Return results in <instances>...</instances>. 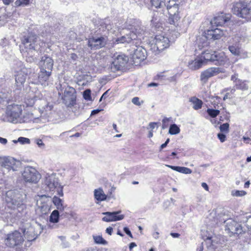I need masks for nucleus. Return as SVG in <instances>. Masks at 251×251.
Returning <instances> with one entry per match:
<instances>
[{
	"label": "nucleus",
	"mask_w": 251,
	"mask_h": 251,
	"mask_svg": "<svg viewBox=\"0 0 251 251\" xmlns=\"http://www.w3.org/2000/svg\"><path fill=\"white\" fill-rule=\"evenodd\" d=\"M131 24L128 26L130 30L129 33L126 35L117 38L115 40L117 44L130 43L132 41L135 44L136 41L141 40L142 36L144 34L145 28L141 22L138 20H133L130 22Z\"/></svg>",
	"instance_id": "nucleus-1"
},
{
	"label": "nucleus",
	"mask_w": 251,
	"mask_h": 251,
	"mask_svg": "<svg viewBox=\"0 0 251 251\" xmlns=\"http://www.w3.org/2000/svg\"><path fill=\"white\" fill-rule=\"evenodd\" d=\"M38 37L35 34L29 33L25 36L22 40L24 49L22 50L23 55L26 57L27 62H32L36 59L35 53L39 49Z\"/></svg>",
	"instance_id": "nucleus-2"
},
{
	"label": "nucleus",
	"mask_w": 251,
	"mask_h": 251,
	"mask_svg": "<svg viewBox=\"0 0 251 251\" xmlns=\"http://www.w3.org/2000/svg\"><path fill=\"white\" fill-rule=\"evenodd\" d=\"M166 11L169 15L167 21L169 28L171 31L174 32V35L176 38L179 35L180 16L179 15V5L176 0L169 2Z\"/></svg>",
	"instance_id": "nucleus-3"
},
{
	"label": "nucleus",
	"mask_w": 251,
	"mask_h": 251,
	"mask_svg": "<svg viewBox=\"0 0 251 251\" xmlns=\"http://www.w3.org/2000/svg\"><path fill=\"white\" fill-rule=\"evenodd\" d=\"M57 88L59 91V95H60L61 92L62 93L64 90L62 99L66 106L71 107L75 104L76 95L75 88L68 85L67 83L59 84Z\"/></svg>",
	"instance_id": "nucleus-4"
},
{
	"label": "nucleus",
	"mask_w": 251,
	"mask_h": 251,
	"mask_svg": "<svg viewBox=\"0 0 251 251\" xmlns=\"http://www.w3.org/2000/svg\"><path fill=\"white\" fill-rule=\"evenodd\" d=\"M171 41L169 38L163 34L155 36L153 43L151 45V50L155 54L163 50L170 46Z\"/></svg>",
	"instance_id": "nucleus-5"
},
{
	"label": "nucleus",
	"mask_w": 251,
	"mask_h": 251,
	"mask_svg": "<svg viewBox=\"0 0 251 251\" xmlns=\"http://www.w3.org/2000/svg\"><path fill=\"white\" fill-rule=\"evenodd\" d=\"M45 183L50 191H54L56 190L57 195L60 197L63 196V186L60 185L55 175L51 174L46 176Z\"/></svg>",
	"instance_id": "nucleus-6"
},
{
	"label": "nucleus",
	"mask_w": 251,
	"mask_h": 251,
	"mask_svg": "<svg viewBox=\"0 0 251 251\" xmlns=\"http://www.w3.org/2000/svg\"><path fill=\"white\" fill-rule=\"evenodd\" d=\"M248 4L249 2L245 0H239L235 2L232 8L233 13L239 17L246 18L251 10Z\"/></svg>",
	"instance_id": "nucleus-7"
},
{
	"label": "nucleus",
	"mask_w": 251,
	"mask_h": 251,
	"mask_svg": "<svg viewBox=\"0 0 251 251\" xmlns=\"http://www.w3.org/2000/svg\"><path fill=\"white\" fill-rule=\"evenodd\" d=\"M23 108L24 106L15 103L8 105L7 106L6 114L11 119L12 122L18 120L21 122V116Z\"/></svg>",
	"instance_id": "nucleus-8"
},
{
	"label": "nucleus",
	"mask_w": 251,
	"mask_h": 251,
	"mask_svg": "<svg viewBox=\"0 0 251 251\" xmlns=\"http://www.w3.org/2000/svg\"><path fill=\"white\" fill-rule=\"evenodd\" d=\"M24 180L27 182L36 183L40 179V175L33 167L27 166L22 173Z\"/></svg>",
	"instance_id": "nucleus-9"
},
{
	"label": "nucleus",
	"mask_w": 251,
	"mask_h": 251,
	"mask_svg": "<svg viewBox=\"0 0 251 251\" xmlns=\"http://www.w3.org/2000/svg\"><path fill=\"white\" fill-rule=\"evenodd\" d=\"M113 59L111 68L114 72L123 69L128 61V57L122 53L115 54Z\"/></svg>",
	"instance_id": "nucleus-10"
},
{
	"label": "nucleus",
	"mask_w": 251,
	"mask_h": 251,
	"mask_svg": "<svg viewBox=\"0 0 251 251\" xmlns=\"http://www.w3.org/2000/svg\"><path fill=\"white\" fill-rule=\"evenodd\" d=\"M27 77V72H25L24 70H21L17 72L15 75V84L16 89L14 90V100H18L20 97L21 90L24 86Z\"/></svg>",
	"instance_id": "nucleus-11"
},
{
	"label": "nucleus",
	"mask_w": 251,
	"mask_h": 251,
	"mask_svg": "<svg viewBox=\"0 0 251 251\" xmlns=\"http://www.w3.org/2000/svg\"><path fill=\"white\" fill-rule=\"evenodd\" d=\"M141 40L136 41L135 46L136 48L134 49V52L132 54V59L134 63H139L144 60L146 58V50L142 46H139Z\"/></svg>",
	"instance_id": "nucleus-12"
},
{
	"label": "nucleus",
	"mask_w": 251,
	"mask_h": 251,
	"mask_svg": "<svg viewBox=\"0 0 251 251\" xmlns=\"http://www.w3.org/2000/svg\"><path fill=\"white\" fill-rule=\"evenodd\" d=\"M24 241V238L22 234L18 231L7 235L5 239V244L7 246L13 247L20 245Z\"/></svg>",
	"instance_id": "nucleus-13"
},
{
	"label": "nucleus",
	"mask_w": 251,
	"mask_h": 251,
	"mask_svg": "<svg viewBox=\"0 0 251 251\" xmlns=\"http://www.w3.org/2000/svg\"><path fill=\"white\" fill-rule=\"evenodd\" d=\"M43 230L41 226L38 225L36 227L30 226L27 229H24L23 233L25 237L29 241L34 240L41 234Z\"/></svg>",
	"instance_id": "nucleus-14"
},
{
	"label": "nucleus",
	"mask_w": 251,
	"mask_h": 251,
	"mask_svg": "<svg viewBox=\"0 0 251 251\" xmlns=\"http://www.w3.org/2000/svg\"><path fill=\"white\" fill-rule=\"evenodd\" d=\"M225 72V69L222 67H211L201 72V81L205 82L208 78L215 76L220 73Z\"/></svg>",
	"instance_id": "nucleus-15"
},
{
	"label": "nucleus",
	"mask_w": 251,
	"mask_h": 251,
	"mask_svg": "<svg viewBox=\"0 0 251 251\" xmlns=\"http://www.w3.org/2000/svg\"><path fill=\"white\" fill-rule=\"evenodd\" d=\"M106 42V37H93L88 39V46L91 50H96L103 47Z\"/></svg>",
	"instance_id": "nucleus-16"
},
{
	"label": "nucleus",
	"mask_w": 251,
	"mask_h": 251,
	"mask_svg": "<svg viewBox=\"0 0 251 251\" xmlns=\"http://www.w3.org/2000/svg\"><path fill=\"white\" fill-rule=\"evenodd\" d=\"M99 33L102 35V36L106 37V35L109 32L114 33L115 31L113 25L108 19H105L100 21L99 25Z\"/></svg>",
	"instance_id": "nucleus-17"
},
{
	"label": "nucleus",
	"mask_w": 251,
	"mask_h": 251,
	"mask_svg": "<svg viewBox=\"0 0 251 251\" xmlns=\"http://www.w3.org/2000/svg\"><path fill=\"white\" fill-rule=\"evenodd\" d=\"M216 26H212L210 29L207 30L205 33V37L207 39L218 40L220 39L223 36L225 35L226 30L224 28L216 27Z\"/></svg>",
	"instance_id": "nucleus-18"
},
{
	"label": "nucleus",
	"mask_w": 251,
	"mask_h": 251,
	"mask_svg": "<svg viewBox=\"0 0 251 251\" xmlns=\"http://www.w3.org/2000/svg\"><path fill=\"white\" fill-rule=\"evenodd\" d=\"M1 166L9 170L15 171L17 170L19 163L14 158L11 157H3L0 158Z\"/></svg>",
	"instance_id": "nucleus-19"
},
{
	"label": "nucleus",
	"mask_w": 251,
	"mask_h": 251,
	"mask_svg": "<svg viewBox=\"0 0 251 251\" xmlns=\"http://www.w3.org/2000/svg\"><path fill=\"white\" fill-rule=\"evenodd\" d=\"M121 213V211L120 210L112 212H103L102 213V214L105 215V216L103 217L102 220V221L106 222L122 220L124 218L125 216L123 214H120Z\"/></svg>",
	"instance_id": "nucleus-20"
},
{
	"label": "nucleus",
	"mask_w": 251,
	"mask_h": 251,
	"mask_svg": "<svg viewBox=\"0 0 251 251\" xmlns=\"http://www.w3.org/2000/svg\"><path fill=\"white\" fill-rule=\"evenodd\" d=\"M54 61L50 56L45 55L41 58L39 62V66L41 70H47L52 72Z\"/></svg>",
	"instance_id": "nucleus-21"
},
{
	"label": "nucleus",
	"mask_w": 251,
	"mask_h": 251,
	"mask_svg": "<svg viewBox=\"0 0 251 251\" xmlns=\"http://www.w3.org/2000/svg\"><path fill=\"white\" fill-rule=\"evenodd\" d=\"M226 226L225 230L232 234H239L242 232L240 225L232 219H229L226 222Z\"/></svg>",
	"instance_id": "nucleus-22"
},
{
	"label": "nucleus",
	"mask_w": 251,
	"mask_h": 251,
	"mask_svg": "<svg viewBox=\"0 0 251 251\" xmlns=\"http://www.w3.org/2000/svg\"><path fill=\"white\" fill-rule=\"evenodd\" d=\"M230 20V18L227 17L225 14H221L215 17L210 21V24L212 26L216 27H222L225 24L228 22Z\"/></svg>",
	"instance_id": "nucleus-23"
},
{
	"label": "nucleus",
	"mask_w": 251,
	"mask_h": 251,
	"mask_svg": "<svg viewBox=\"0 0 251 251\" xmlns=\"http://www.w3.org/2000/svg\"><path fill=\"white\" fill-rule=\"evenodd\" d=\"M51 72L50 71L40 70L38 75V82L42 85H48V82L51 75Z\"/></svg>",
	"instance_id": "nucleus-24"
},
{
	"label": "nucleus",
	"mask_w": 251,
	"mask_h": 251,
	"mask_svg": "<svg viewBox=\"0 0 251 251\" xmlns=\"http://www.w3.org/2000/svg\"><path fill=\"white\" fill-rule=\"evenodd\" d=\"M37 207L36 208L35 211L37 215L43 216L48 213L50 210L49 205L46 202H41L39 203L37 202Z\"/></svg>",
	"instance_id": "nucleus-25"
},
{
	"label": "nucleus",
	"mask_w": 251,
	"mask_h": 251,
	"mask_svg": "<svg viewBox=\"0 0 251 251\" xmlns=\"http://www.w3.org/2000/svg\"><path fill=\"white\" fill-rule=\"evenodd\" d=\"M214 60L213 63L216 65H223L226 64L228 59L224 52L218 53L216 52L214 56Z\"/></svg>",
	"instance_id": "nucleus-26"
},
{
	"label": "nucleus",
	"mask_w": 251,
	"mask_h": 251,
	"mask_svg": "<svg viewBox=\"0 0 251 251\" xmlns=\"http://www.w3.org/2000/svg\"><path fill=\"white\" fill-rule=\"evenodd\" d=\"M13 99L11 92L10 93L6 90L0 91V103L4 102L8 103L10 101L13 100Z\"/></svg>",
	"instance_id": "nucleus-27"
},
{
	"label": "nucleus",
	"mask_w": 251,
	"mask_h": 251,
	"mask_svg": "<svg viewBox=\"0 0 251 251\" xmlns=\"http://www.w3.org/2000/svg\"><path fill=\"white\" fill-rule=\"evenodd\" d=\"M216 53V51L207 50L202 53L201 57L206 61L213 62L214 56L215 55Z\"/></svg>",
	"instance_id": "nucleus-28"
},
{
	"label": "nucleus",
	"mask_w": 251,
	"mask_h": 251,
	"mask_svg": "<svg viewBox=\"0 0 251 251\" xmlns=\"http://www.w3.org/2000/svg\"><path fill=\"white\" fill-rule=\"evenodd\" d=\"M94 197L98 201H104L106 200L107 196L104 194L102 189L100 188L94 190Z\"/></svg>",
	"instance_id": "nucleus-29"
},
{
	"label": "nucleus",
	"mask_w": 251,
	"mask_h": 251,
	"mask_svg": "<svg viewBox=\"0 0 251 251\" xmlns=\"http://www.w3.org/2000/svg\"><path fill=\"white\" fill-rule=\"evenodd\" d=\"M192 104V107L195 110H199L202 107L203 102L198 98L193 97L189 100Z\"/></svg>",
	"instance_id": "nucleus-30"
},
{
	"label": "nucleus",
	"mask_w": 251,
	"mask_h": 251,
	"mask_svg": "<svg viewBox=\"0 0 251 251\" xmlns=\"http://www.w3.org/2000/svg\"><path fill=\"white\" fill-rule=\"evenodd\" d=\"M228 49L230 52L234 55H239L241 51V47L239 44L229 46Z\"/></svg>",
	"instance_id": "nucleus-31"
},
{
	"label": "nucleus",
	"mask_w": 251,
	"mask_h": 251,
	"mask_svg": "<svg viewBox=\"0 0 251 251\" xmlns=\"http://www.w3.org/2000/svg\"><path fill=\"white\" fill-rule=\"evenodd\" d=\"M203 62L201 60H195L191 64L189 63V69L192 70H197L200 69L202 66Z\"/></svg>",
	"instance_id": "nucleus-32"
},
{
	"label": "nucleus",
	"mask_w": 251,
	"mask_h": 251,
	"mask_svg": "<svg viewBox=\"0 0 251 251\" xmlns=\"http://www.w3.org/2000/svg\"><path fill=\"white\" fill-rule=\"evenodd\" d=\"M52 201L57 209L63 211L64 209V206L63 204V201L56 196L53 198Z\"/></svg>",
	"instance_id": "nucleus-33"
},
{
	"label": "nucleus",
	"mask_w": 251,
	"mask_h": 251,
	"mask_svg": "<svg viewBox=\"0 0 251 251\" xmlns=\"http://www.w3.org/2000/svg\"><path fill=\"white\" fill-rule=\"evenodd\" d=\"M41 118H42L41 117ZM30 121H33L34 122H39V121H42V119H39V118H36V117H34V116H33V114L31 113V114H26V115H24L23 116V119L22 120V121L23 122H29Z\"/></svg>",
	"instance_id": "nucleus-34"
},
{
	"label": "nucleus",
	"mask_w": 251,
	"mask_h": 251,
	"mask_svg": "<svg viewBox=\"0 0 251 251\" xmlns=\"http://www.w3.org/2000/svg\"><path fill=\"white\" fill-rule=\"evenodd\" d=\"M59 213L58 210H53L50 217V222L52 223H57L59 221Z\"/></svg>",
	"instance_id": "nucleus-35"
},
{
	"label": "nucleus",
	"mask_w": 251,
	"mask_h": 251,
	"mask_svg": "<svg viewBox=\"0 0 251 251\" xmlns=\"http://www.w3.org/2000/svg\"><path fill=\"white\" fill-rule=\"evenodd\" d=\"M173 124V121L172 117L170 118H167L165 117L162 120V129H165L168 127V126Z\"/></svg>",
	"instance_id": "nucleus-36"
},
{
	"label": "nucleus",
	"mask_w": 251,
	"mask_h": 251,
	"mask_svg": "<svg viewBox=\"0 0 251 251\" xmlns=\"http://www.w3.org/2000/svg\"><path fill=\"white\" fill-rule=\"evenodd\" d=\"M170 126L169 131V133L170 134L172 135H174L178 134L179 132V128L176 125L173 124L170 125Z\"/></svg>",
	"instance_id": "nucleus-37"
},
{
	"label": "nucleus",
	"mask_w": 251,
	"mask_h": 251,
	"mask_svg": "<svg viewBox=\"0 0 251 251\" xmlns=\"http://www.w3.org/2000/svg\"><path fill=\"white\" fill-rule=\"evenodd\" d=\"M235 86L237 89H239L243 90H247L248 86L245 83V82L242 81L238 80L235 83Z\"/></svg>",
	"instance_id": "nucleus-38"
},
{
	"label": "nucleus",
	"mask_w": 251,
	"mask_h": 251,
	"mask_svg": "<svg viewBox=\"0 0 251 251\" xmlns=\"http://www.w3.org/2000/svg\"><path fill=\"white\" fill-rule=\"evenodd\" d=\"M206 111L209 116L212 118H215L220 114V111L219 110L213 109L212 108H208Z\"/></svg>",
	"instance_id": "nucleus-39"
},
{
	"label": "nucleus",
	"mask_w": 251,
	"mask_h": 251,
	"mask_svg": "<svg viewBox=\"0 0 251 251\" xmlns=\"http://www.w3.org/2000/svg\"><path fill=\"white\" fill-rule=\"evenodd\" d=\"M95 242L99 244L106 245L107 242L101 236H93Z\"/></svg>",
	"instance_id": "nucleus-40"
},
{
	"label": "nucleus",
	"mask_w": 251,
	"mask_h": 251,
	"mask_svg": "<svg viewBox=\"0 0 251 251\" xmlns=\"http://www.w3.org/2000/svg\"><path fill=\"white\" fill-rule=\"evenodd\" d=\"M30 0H16L15 2L16 6H25L29 4Z\"/></svg>",
	"instance_id": "nucleus-41"
},
{
	"label": "nucleus",
	"mask_w": 251,
	"mask_h": 251,
	"mask_svg": "<svg viewBox=\"0 0 251 251\" xmlns=\"http://www.w3.org/2000/svg\"><path fill=\"white\" fill-rule=\"evenodd\" d=\"M247 194V192L244 190H236L233 191L231 192L232 196L234 197H242L245 196Z\"/></svg>",
	"instance_id": "nucleus-42"
},
{
	"label": "nucleus",
	"mask_w": 251,
	"mask_h": 251,
	"mask_svg": "<svg viewBox=\"0 0 251 251\" xmlns=\"http://www.w3.org/2000/svg\"><path fill=\"white\" fill-rule=\"evenodd\" d=\"M229 125L228 123H224L220 126V131L222 132L228 133L229 131Z\"/></svg>",
	"instance_id": "nucleus-43"
},
{
	"label": "nucleus",
	"mask_w": 251,
	"mask_h": 251,
	"mask_svg": "<svg viewBox=\"0 0 251 251\" xmlns=\"http://www.w3.org/2000/svg\"><path fill=\"white\" fill-rule=\"evenodd\" d=\"M83 96L84 99L87 100H91V90L90 89H87L83 92Z\"/></svg>",
	"instance_id": "nucleus-44"
},
{
	"label": "nucleus",
	"mask_w": 251,
	"mask_h": 251,
	"mask_svg": "<svg viewBox=\"0 0 251 251\" xmlns=\"http://www.w3.org/2000/svg\"><path fill=\"white\" fill-rule=\"evenodd\" d=\"M15 143H17V142H19L21 143L22 144H29L30 143V140L28 138L21 137L18 138V141L14 140L13 141Z\"/></svg>",
	"instance_id": "nucleus-45"
},
{
	"label": "nucleus",
	"mask_w": 251,
	"mask_h": 251,
	"mask_svg": "<svg viewBox=\"0 0 251 251\" xmlns=\"http://www.w3.org/2000/svg\"><path fill=\"white\" fill-rule=\"evenodd\" d=\"M35 98L34 97L31 98H26L25 100V102L27 106H32L35 103Z\"/></svg>",
	"instance_id": "nucleus-46"
},
{
	"label": "nucleus",
	"mask_w": 251,
	"mask_h": 251,
	"mask_svg": "<svg viewBox=\"0 0 251 251\" xmlns=\"http://www.w3.org/2000/svg\"><path fill=\"white\" fill-rule=\"evenodd\" d=\"M217 136L221 142L223 143L225 141L226 138L225 134L220 133L218 134Z\"/></svg>",
	"instance_id": "nucleus-47"
},
{
	"label": "nucleus",
	"mask_w": 251,
	"mask_h": 251,
	"mask_svg": "<svg viewBox=\"0 0 251 251\" xmlns=\"http://www.w3.org/2000/svg\"><path fill=\"white\" fill-rule=\"evenodd\" d=\"M157 14H158V13L157 12H155L153 13L152 18L151 20V23H156L158 21Z\"/></svg>",
	"instance_id": "nucleus-48"
},
{
	"label": "nucleus",
	"mask_w": 251,
	"mask_h": 251,
	"mask_svg": "<svg viewBox=\"0 0 251 251\" xmlns=\"http://www.w3.org/2000/svg\"><path fill=\"white\" fill-rule=\"evenodd\" d=\"M132 102L135 105L139 106L141 103L139 101V98L138 97H134L131 100Z\"/></svg>",
	"instance_id": "nucleus-49"
},
{
	"label": "nucleus",
	"mask_w": 251,
	"mask_h": 251,
	"mask_svg": "<svg viewBox=\"0 0 251 251\" xmlns=\"http://www.w3.org/2000/svg\"><path fill=\"white\" fill-rule=\"evenodd\" d=\"M178 172L187 174H188V168L184 167H180L179 171Z\"/></svg>",
	"instance_id": "nucleus-50"
},
{
	"label": "nucleus",
	"mask_w": 251,
	"mask_h": 251,
	"mask_svg": "<svg viewBox=\"0 0 251 251\" xmlns=\"http://www.w3.org/2000/svg\"><path fill=\"white\" fill-rule=\"evenodd\" d=\"M166 166H167L168 168H171V169H172L173 170L176 171L178 172L179 171L180 166H172V165H166Z\"/></svg>",
	"instance_id": "nucleus-51"
},
{
	"label": "nucleus",
	"mask_w": 251,
	"mask_h": 251,
	"mask_svg": "<svg viewBox=\"0 0 251 251\" xmlns=\"http://www.w3.org/2000/svg\"><path fill=\"white\" fill-rule=\"evenodd\" d=\"M124 231L125 232V233L128 235V236H129L130 237H132V234L130 232V231L129 230V228L127 227H125L124 228Z\"/></svg>",
	"instance_id": "nucleus-52"
},
{
	"label": "nucleus",
	"mask_w": 251,
	"mask_h": 251,
	"mask_svg": "<svg viewBox=\"0 0 251 251\" xmlns=\"http://www.w3.org/2000/svg\"><path fill=\"white\" fill-rule=\"evenodd\" d=\"M14 0H2V2L4 5H8L13 2Z\"/></svg>",
	"instance_id": "nucleus-53"
},
{
	"label": "nucleus",
	"mask_w": 251,
	"mask_h": 251,
	"mask_svg": "<svg viewBox=\"0 0 251 251\" xmlns=\"http://www.w3.org/2000/svg\"><path fill=\"white\" fill-rule=\"evenodd\" d=\"M113 231V228L111 226L108 227L106 229V232L109 235H111Z\"/></svg>",
	"instance_id": "nucleus-54"
},
{
	"label": "nucleus",
	"mask_w": 251,
	"mask_h": 251,
	"mask_svg": "<svg viewBox=\"0 0 251 251\" xmlns=\"http://www.w3.org/2000/svg\"><path fill=\"white\" fill-rule=\"evenodd\" d=\"M52 108H53L52 105L47 104L46 108H45V111H46V112L50 111L52 110Z\"/></svg>",
	"instance_id": "nucleus-55"
},
{
	"label": "nucleus",
	"mask_w": 251,
	"mask_h": 251,
	"mask_svg": "<svg viewBox=\"0 0 251 251\" xmlns=\"http://www.w3.org/2000/svg\"><path fill=\"white\" fill-rule=\"evenodd\" d=\"M156 125H157V123H155V122L150 123L149 125V128L151 129H153L155 128V126H156Z\"/></svg>",
	"instance_id": "nucleus-56"
},
{
	"label": "nucleus",
	"mask_w": 251,
	"mask_h": 251,
	"mask_svg": "<svg viewBox=\"0 0 251 251\" xmlns=\"http://www.w3.org/2000/svg\"><path fill=\"white\" fill-rule=\"evenodd\" d=\"M7 143V140L6 138L0 137V143L2 145H5Z\"/></svg>",
	"instance_id": "nucleus-57"
},
{
	"label": "nucleus",
	"mask_w": 251,
	"mask_h": 251,
	"mask_svg": "<svg viewBox=\"0 0 251 251\" xmlns=\"http://www.w3.org/2000/svg\"><path fill=\"white\" fill-rule=\"evenodd\" d=\"M37 144L38 145L39 147H42L44 146V144L43 141L40 139H38L36 142Z\"/></svg>",
	"instance_id": "nucleus-58"
},
{
	"label": "nucleus",
	"mask_w": 251,
	"mask_h": 251,
	"mask_svg": "<svg viewBox=\"0 0 251 251\" xmlns=\"http://www.w3.org/2000/svg\"><path fill=\"white\" fill-rule=\"evenodd\" d=\"M101 110V109H99L93 110L91 112V116L95 115L99 113Z\"/></svg>",
	"instance_id": "nucleus-59"
},
{
	"label": "nucleus",
	"mask_w": 251,
	"mask_h": 251,
	"mask_svg": "<svg viewBox=\"0 0 251 251\" xmlns=\"http://www.w3.org/2000/svg\"><path fill=\"white\" fill-rule=\"evenodd\" d=\"M158 86V84L157 83L151 82L148 84L149 87H156Z\"/></svg>",
	"instance_id": "nucleus-60"
},
{
	"label": "nucleus",
	"mask_w": 251,
	"mask_h": 251,
	"mask_svg": "<svg viewBox=\"0 0 251 251\" xmlns=\"http://www.w3.org/2000/svg\"><path fill=\"white\" fill-rule=\"evenodd\" d=\"M231 80L233 81L234 82H235V83H236V82L238 80H237V75H232L231 77Z\"/></svg>",
	"instance_id": "nucleus-61"
},
{
	"label": "nucleus",
	"mask_w": 251,
	"mask_h": 251,
	"mask_svg": "<svg viewBox=\"0 0 251 251\" xmlns=\"http://www.w3.org/2000/svg\"><path fill=\"white\" fill-rule=\"evenodd\" d=\"M243 139L246 143H250L251 144V139L250 138L243 137Z\"/></svg>",
	"instance_id": "nucleus-62"
},
{
	"label": "nucleus",
	"mask_w": 251,
	"mask_h": 251,
	"mask_svg": "<svg viewBox=\"0 0 251 251\" xmlns=\"http://www.w3.org/2000/svg\"><path fill=\"white\" fill-rule=\"evenodd\" d=\"M201 186L206 191L208 190V186L207 184L205 182H202L201 183Z\"/></svg>",
	"instance_id": "nucleus-63"
},
{
	"label": "nucleus",
	"mask_w": 251,
	"mask_h": 251,
	"mask_svg": "<svg viewBox=\"0 0 251 251\" xmlns=\"http://www.w3.org/2000/svg\"><path fill=\"white\" fill-rule=\"evenodd\" d=\"M170 235L173 237V238H178L179 237L180 234L177 233H171Z\"/></svg>",
	"instance_id": "nucleus-64"
}]
</instances>
